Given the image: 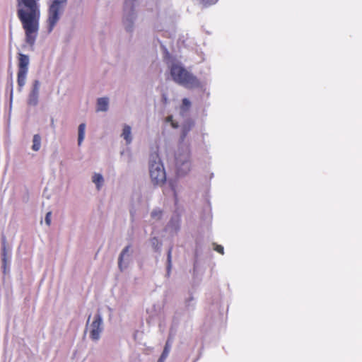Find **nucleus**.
<instances>
[{
	"mask_svg": "<svg viewBox=\"0 0 362 362\" xmlns=\"http://www.w3.org/2000/svg\"><path fill=\"white\" fill-rule=\"evenodd\" d=\"M40 0H17V13L26 35V42L34 44L39 30ZM68 0H51L48 4L47 25L52 32L62 16Z\"/></svg>",
	"mask_w": 362,
	"mask_h": 362,
	"instance_id": "1",
	"label": "nucleus"
},
{
	"mask_svg": "<svg viewBox=\"0 0 362 362\" xmlns=\"http://www.w3.org/2000/svg\"><path fill=\"white\" fill-rule=\"evenodd\" d=\"M173 81L187 88H195L201 86L199 80L179 62H172L168 65Z\"/></svg>",
	"mask_w": 362,
	"mask_h": 362,
	"instance_id": "2",
	"label": "nucleus"
},
{
	"mask_svg": "<svg viewBox=\"0 0 362 362\" xmlns=\"http://www.w3.org/2000/svg\"><path fill=\"white\" fill-rule=\"evenodd\" d=\"M149 175L152 182L161 185L166 180V173L158 151L152 152L148 160Z\"/></svg>",
	"mask_w": 362,
	"mask_h": 362,
	"instance_id": "3",
	"label": "nucleus"
},
{
	"mask_svg": "<svg viewBox=\"0 0 362 362\" xmlns=\"http://www.w3.org/2000/svg\"><path fill=\"white\" fill-rule=\"evenodd\" d=\"M176 172L178 176H185L191 170L190 152L187 147L180 148L175 156Z\"/></svg>",
	"mask_w": 362,
	"mask_h": 362,
	"instance_id": "4",
	"label": "nucleus"
},
{
	"mask_svg": "<svg viewBox=\"0 0 362 362\" xmlns=\"http://www.w3.org/2000/svg\"><path fill=\"white\" fill-rule=\"evenodd\" d=\"M29 64V57L26 54H19L17 73V83L19 91H21L25 85Z\"/></svg>",
	"mask_w": 362,
	"mask_h": 362,
	"instance_id": "5",
	"label": "nucleus"
},
{
	"mask_svg": "<svg viewBox=\"0 0 362 362\" xmlns=\"http://www.w3.org/2000/svg\"><path fill=\"white\" fill-rule=\"evenodd\" d=\"M136 0H125L124 7L123 24L127 31H132L136 18L135 11Z\"/></svg>",
	"mask_w": 362,
	"mask_h": 362,
	"instance_id": "6",
	"label": "nucleus"
},
{
	"mask_svg": "<svg viewBox=\"0 0 362 362\" xmlns=\"http://www.w3.org/2000/svg\"><path fill=\"white\" fill-rule=\"evenodd\" d=\"M89 329L90 339L93 341H98L103 329L102 317L99 313L95 315L93 321L90 325Z\"/></svg>",
	"mask_w": 362,
	"mask_h": 362,
	"instance_id": "7",
	"label": "nucleus"
},
{
	"mask_svg": "<svg viewBox=\"0 0 362 362\" xmlns=\"http://www.w3.org/2000/svg\"><path fill=\"white\" fill-rule=\"evenodd\" d=\"M133 249L131 245H127L122 250L118 259V264L120 269H126L127 265L131 259Z\"/></svg>",
	"mask_w": 362,
	"mask_h": 362,
	"instance_id": "8",
	"label": "nucleus"
},
{
	"mask_svg": "<svg viewBox=\"0 0 362 362\" xmlns=\"http://www.w3.org/2000/svg\"><path fill=\"white\" fill-rule=\"evenodd\" d=\"M90 180L95 186L96 191L100 192L105 185V179L103 173L100 172H93L91 174Z\"/></svg>",
	"mask_w": 362,
	"mask_h": 362,
	"instance_id": "9",
	"label": "nucleus"
},
{
	"mask_svg": "<svg viewBox=\"0 0 362 362\" xmlns=\"http://www.w3.org/2000/svg\"><path fill=\"white\" fill-rule=\"evenodd\" d=\"M121 137L125 141L127 145H129L132 142L133 136L132 133V127L130 125L127 124H123Z\"/></svg>",
	"mask_w": 362,
	"mask_h": 362,
	"instance_id": "10",
	"label": "nucleus"
},
{
	"mask_svg": "<svg viewBox=\"0 0 362 362\" xmlns=\"http://www.w3.org/2000/svg\"><path fill=\"white\" fill-rule=\"evenodd\" d=\"M109 98L107 97L100 98L97 100L96 111L107 112L109 109Z\"/></svg>",
	"mask_w": 362,
	"mask_h": 362,
	"instance_id": "11",
	"label": "nucleus"
},
{
	"mask_svg": "<svg viewBox=\"0 0 362 362\" xmlns=\"http://www.w3.org/2000/svg\"><path fill=\"white\" fill-rule=\"evenodd\" d=\"M86 124L81 123L78 127V145L81 146L85 139Z\"/></svg>",
	"mask_w": 362,
	"mask_h": 362,
	"instance_id": "12",
	"label": "nucleus"
},
{
	"mask_svg": "<svg viewBox=\"0 0 362 362\" xmlns=\"http://www.w3.org/2000/svg\"><path fill=\"white\" fill-rule=\"evenodd\" d=\"M11 259V252L6 250L4 247L2 251V264L4 272L6 271L8 268L7 265L9 264Z\"/></svg>",
	"mask_w": 362,
	"mask_h": 362,
	"instance_id": "13",
	"label": "nucleus"
},
{
	"mask_svg": "<svg viewBox=\"0 0 362 362\" xmlns=\"http://www.w3.org/2000/svg\"><path fill=\"white\" fill-rule=\"evenodd\" d=\"M41 136L38 134H36L33 137V145L32 149L34 151H38L41 148Z\"/></svg>",
	"mask_w": 362,
	"mask_h": 362,
	"instance_id": "14",
	"label": "nucleus"
},
{
	"mask_svg": "<svg viewBox=\"0 0 362 362\" xmlns=\"http://www.w3.org/2000/svg\"><path fill=\"white\" fill-rule=\"evenodd\" d=\"M163 216V211L159 208H156L151 212V218L153 222L161 219Z\"/></svg>",
	"mask_w": 362,
	"mask_h": 362,
	"instance_id": "15",
	"label": "nucleus"
},
{
	"mask_svg": "<svg viewBox=\"0 0 362 362\" xmlns=\"http://www.w3.org/2000/svg\"><path fill=\"white\" fill-rule=\"evenodd\" d=\"M39 95L30 93L28 98V104L30 106H36L38 103Z\"/></svg>",
	"mask_w": 362,
	"mask_h": 362,
	"instance_id": "16",
	"label": "nucleus"
},
{
	"mask_svg": "<svg viewBox=\"0 0 362 362\" xmlns=\"http://www.w3.org/2000/svg\"><path fill=\"white\" fill-rule=\"evenodd\" d=\"M169 351H170V346H169L168 341H167L166 344L164 347L163 351L161 356H160L159 359L158 360V362H164V361L165 360V358H167V356L169 354Z\"/></svg>",
	"mask_w": 362,
	"mask_h": 362,
	"instance_id": "17",
	"label": "nucleus"
},
{
	"mask_svg": "<svg viewBox=\"0 0 362 362\" xmlns=\"http://www.w3.org/2000/svg\"><path fill=\"white\" fill-rule=\"evenodd\" d=\"M190 106H191L190 101L187 98H184L182 100V104L181 106V114L184 115L185 113H186L189 110Z\"/></svg>",
	"mask_w": 362,
	"mask_h": 362,
	"instance_id": "18",
	"label": "nucleus"
},
{
	"mask_svg": "<svg viewBox=\"0 0 362 362\" xmlns=\"http://www.w3.org/2000/svg\"><path fill=\"white\" fill-rule=\"evenodd\" d=\"M150 243L155 250H158L160 247V243L159 242V240L156 237L151 238Z\"/></svg>",
	"mask_w": 362,
	"mask_h": 362,
	"instance_id": "19",
	"label": "nucleus"
},
{
	"mask_svg": "<svg viewBox=\"0 0 362 362\" xmlns=\"http://www.w3.org/2000/svg\"><path fill=\"white\" fill-rule=\"evenodd\" d=\"M40 83L38 80L34 81L30 93L39 95Z\"/></svg>",
	"mask_w": 362,
	"mask_h": 362,
	"instance_id": "20",
	"label": "nucleus"
},
{
	"mask_svg": "<svg viewBox=\"0 0 362 362\" xmlns=\"http://www.w3.org/2000/svg\"><path fill=\"white\" fill-rule=\"evenodd\" d=\"M170 186L174 193V195L176 196L177 192L180 191L176 181H170Z\"/></svg>",
	"mask_w": 362,
	"mask_h": 362,
	"instance_id": "21",
	"label": "nucleus"
},
{
	"mask_svg": "<svg viewBox=\"0 0 362 362\" xmlns=\"http://www.w3.org/2000/svg\"><path fill=\"white\" fill-rule=\"evenodd\" d=\"M165 122L166 123H170V125L173 127V128H177L178 127V124L175 122L173 119V116H168L165 118Z\"/></svg>",
	"mask_w": 362,
	"mask_h": 362,
	"instance_id": "22",
	"label": "nucleus"
},
{
	"mask_svg": "<svg viewBox=\"0 0 362 362\" xmlns=\"http://www.w3.org/2000/svg\"><path fill=\"white\" fill-rule=\"evenodd\" d=\"M51 218H52V213L50 211H49L46 214V216L45 218V222L47 224V226H49L51 224Z\"/></svg>",
	"mask_w": 362,
	"mask_h": 362,
	"instance_id": "23",
	"label": "nucleus"
},
{
	"mask_svg": "<svg viewBox=\"0 0 362 362\" xmlns=\"http://www.w3.org/2000/svg\"><path fill=\"white\" fill-rule=\"evenodd\" d=\"M214 249L221 255H223V247L220 245L214 244Z\"/></svg>",
	"mask_w": 362,
	"mask_h": 362,
	"instance_id": "24",
	"label": "nucleus"
},
{
	"mask_svg": "<svg viewBox=\"0 0 362 362\" xmlns=\"http://www.w3.org/2000/svg\"><path fill=\"white\" fill-rule=\"evenodd\" d=\"M200 1L203 4H204L206 6H210V5L214 4L218 1V0H200Z\"/></svg>",
	"mask_w": 362,
	"mask_h": 362,
	"instance_id": "25",
	"label": "nucleus"
},
{
	"mask_svg": "<svg viewBox=\"0 0 362 362\" xmlns=\"http://www.w3.org/2000/svg\"><path fill=\"white\" fill-rule=\"evenodd\" d=\"M13 83L11 82V93H10V100L11 102L13 100Z\"/></svg>",
	"mask_w": 362,
	"mask_h": 362,
	"instance_id": "26",
	"label": "nucleus"
},
{
	"mask_svg": "<svg viewBox=\"0 0 362 362\" xmlns=\"http://www.w3.org/2000/svg\"><path fill=\"white\" fill-rule=\"evenodd\" d=\"M174 224L175 230H177L179 228V222L178 220L175 221Z\"/></svg>",
	"mask_w": 362,
	"mask_h": 362,
	"instance_id": "27",
	"label": "nucleus"
},
{
	"mask_svg": "<svg viewBox=\"0 0 362 362\" xmlns=\"http://www.w3.org/2000/svg\"><path fill=\"white\" fill-rule=\"evenodd\" d=\"M189 130V127L188 129H185V128H184V129H183V134H182V136H183V137H185V135H186L187 132Z\"/></svg>",
	"mask_w": 362,
	"mask_h": 362,
	"instance_id": "28",
	"label": "nucleus"
}]
</instances>
